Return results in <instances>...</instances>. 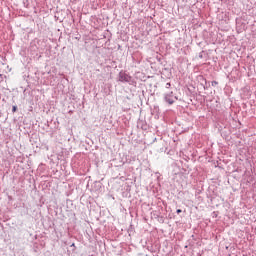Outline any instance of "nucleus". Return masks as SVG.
Segmentation results:
<instances>
[{
  "label": "nucleus",
  "instance_id": "7ed1b4c3",
  "mask_svg": "<svg viewBox=\"0 0 256 256\" xmlns=\"http://www.w3.org/2000/svg\"><path fill=\"white\" fill-rule=\"evenodd\" d=\"M177 213H178V214L181 213V209H178V210H177Z\"/></svg>",
  "mask_w": 256,
  "mask_h": 256
},
{
  "label": "nucleus",
  "instance_id": "20e7f679",
  "mask_svg": "<svg viewBox=\"0 0 256 256\" xmlns=\"http://www.w3.org/2000/svg\"><path fill=\"white\" fill-rule=\"evenodd\" d=\"M168 87H171V83H167Z\"/></svg>",
  "mask_w": 256,
  "mask_h": 256
},
{
  "label": "nucleus",
  "instance_id": "f03ea898",
  "mask_svg": "<svg viewBox=\"0 0 256 256\" xmlns=\"http://www.w3.org/2000/svg\"><path fill=\"white\" fill-rule=\"evenodd\" d=\"M15 111H17V106H13L12 108V112L15 113Z\"/></svg>",
  "mask_w": 256,
  "mask_h": 256
},
{
  "label": "nucleus",
  "instance_id": "f257e3e1",
  "mask_svg": "<svg viewBox=\"0 0 256 256\" xmlns=\"http://www.w3.org/2000/svg\"><path fill=\"white\" fill-rule=\"evenodd\" d=\"M175 99H177V97L173 96V92L167 94L165 97V100L169 105H173L175 103Z\"/></svg>",
  "mask_w": 256,
  "mask_h": 256
}]
</instances>
